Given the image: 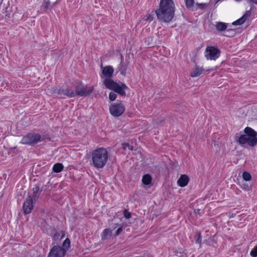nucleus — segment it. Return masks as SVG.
<instances>
[{"label":"nucleus","mask_w":257,"mask_h":257,"mask_svg":"<svg viewBox=\"0 0 257 257\" xmlns=\"http://www.w3.org/2000/svg\"><path fill=\"white\" fill-rule=\"evenodd\" d=\"M175 9L173 0H161L155 12L158 20L161 23H170L174 17Z\"/></svg>","instance_id":"1"},{"label":"nucleus","mask_w":257,"mask_h":257,"mask_svg":"<svg viewBox=\"0 0 257 257\" xmlns=\"http://www.w3.org/2000/svg\"><path fill=\"white\" fill-rule=\"evenodd\" d=\"M244 134H236L235 139L241 146L247 145L249 147H253L257 144V133L249 127H246L244 129Z\"/></svg>","instance_id":"2"},{"label":"nucleus","mask_w":257,"mask_h":257,"mask_svg":"<svg viewBox=\"0 0 257 257\" xmlns=\"http://www.w3.org/2000/svg\"><path fill=\"white\" fill-rule=\"evenodd\" d=\"M91 157V165L96 169H102L108 161V152L103 148H98L92 152Z\"/></svg>","instance_id":"3"},{"label":"nucleus","mask_w":257,"mask_h":257,"mask_svg":"<svg viewBox=\"0 0 257 257\" xmlns=\"http://www.w3.org/2000/svg\"><path fill=\"white\" fill-rule=\"evenodd\" d=\"M103 83L107 88L114 91L121 96L125 95V90L128 89V87L124 83L120 82L119 84L111 79H105Z\"/></svg>","instance_id":"4"},{"label":"nucleus","mask_w":257,"mask_h":257,"mask_svg":"<svg viewBox=\"0 0 257 257\" xmlns=\"http://www.w3.org/2000/svg\"><path fill=\"white\" fill-rule=\"evenodd\" d=\"M41 136L39 134L29 133L23 137L20 143L24 145H32L41 142Z\"/></svg>","instance_id":"5"},{"label":"nucleus","mask_w":257,"mask_h":257,"mask_svg":"<svg viewBox=\"0 0 257 257\" xmlns=\"http://www.w3.org/2000/svg\"><path fill=\"white\" fill-rule=\"evenodd\" d=\"M74 97L76 95L79 96H86L89 95L93 90L92 87L86 86L80 83L74 87Z\"/></svg>","instance_id":"6"},{"label":"nucleus","mask_w":257,"mask_h":257,"mask_svg":"<svg viewBox=\"0 0 257 257\" xmlns=\"http://www.w3.org/2000/svg\"><path fill=\"white\" fill-rule=\"evenodd\" d=\"M220 51L213 46H207L205 51V56L207 60H215L220 56Z\"/></svg>","instance_id":"7"},{"label":"nucleus","mask_w":257,"mask_h":257,"mask_svg":"<svg viewBox=\"0 0 257 257\" xmlns=\"http://www.w3.org/2000/svg\"><path fill=\"white\" fill-rule=\"evenodd\" d=\"M124 111L125 107L121 102L112 103L109 106L110 113L114 116H120Z\"/></svg>","instance_id":"8"},{"label":"nucleus","mask_w":257,"mask_h":257,"mask_svg":"<svg viewBox=\"0 0 257 257\" xmlns=\"http://www.w3.org/2000/svg\"><path fill=\"white\" fill-rule=\"evenodd\" d=\"M66 250L59 245H54L49 251L47 257H64Z\"/></svg>","instance_id":"9"},{"label":"nucleus","mask_w":257,"mask_h":257,"mask_svg":"<svg viewBox=\"0 0 257 257\" xmlns=\"http://www.w3.org/2000/svg\"><path fill=\"white\" fill-rule=\"evenodd\" d=\"M54 92H57L60 96H66L69 98L74 97V90L69 87H61L59 89L54 87Z\"/></svg>","instance_id":"10"},{"label":"nucleus","mask_w":257,"mask_h":257,"mask_svg":"<svg viewBox=\"0 0 257 257\" xmlns=\"http://www.w3.org/2000/svg\"><path fill=\"white\" fill-rule=\"evenodd\" d=\"M34 201L31 197H28L23 203V210L25 214L30 213L34 207Z\"/></svg>","instance_id":"11"},{"label":"nucleus","mask_w":257,"mask_h":257,"mask_svg":"<svg viewBox=\"0 0 257 257\" xmlns=\"http://www.w3.org/2000/svg\"><path fill=\"white\" fill-rule=\"evenodd\" d=\"M114 72L112 66L109 65L103 67L102 70V74L106 77L105 79H111Z\"/></svg>","instance_id":"12"},{"label":"nucleus","mask_w":257,"mask_h":257,"mask_svg":"<svg viewBox=\"0 0 257 257\" xmlns=\"http://www.w3.org/2000/svg\"><path fill=\"white\" fill-rule=\"evenodd\" d=\"M250 15L251 12L250 11H246V13L240 18L233 22L232 25L235 26L241 25L245 22L247 18L249 17Z\"/></svg>","instance_id":"13"},{"label":"nucleus","mask_w":257,"mask_h":257,"mask_svg":"<svg viewBox=\"0 0 257 257\" xmlns=\"http://www.w3.org/2000/svg\"><path fill=\"white\" fill-rule=\"evenodd\" d=\"M32 193L28 197H31L33 200L35 201L39 197L42 190H40L39 186L37 185L35 186L32 189Z\"/></svg>","instance_id":"14"},{"label":"nucleus","mask_w":257,"mask_h":257,"mask_svg":"<svg viewBox=\"0 0 257 257\" xmlns=\"http://www.w3.org/2000/svg\"><path fill=\"white\" fill-rule=\"evenodd\" d=\"M189 182V178L186 175H182L177 181L178 185L180 187L186 186Z\"/></svg>","instance_id":"15"},{"label":"nucleus","mask_w":257,"mask_h":257,"mask_svg":"<svg viewBox=\"0 0 257 257\" xmlns=\"http://www.w3.org/2000/svg\"><path fill=\"white\" fill-rule=\"evenodd\" d=\"M204 69L202 67L196 66L194 69L190 72V76L192 77L199 76L203 72Z\"/></svg>","instance_id":"16"},{"label":"nucleus","mask_w":257,"mask_h":257,"mask_svg":"<svg viewBox=\"0 0 257 257\" xmlns=\"http://www.w3.org/2000/svg\"><path fill=\"white\" fill-rule=\"evenodd\" d=\"M112 235V231L109 228H105L103 230L101 235V240H105L108 239Z\"/></svg>","instance_id":"17"},{"label":"nucleus","mask_w":257,"mask_h":257,"mask_svg":"<svg viewBox=\"0 0 257 257\" xmlns=\"http://www.w3.org/2000/svg\"><path fill=\"white\" fill-rule=\"evenodd\" d=\"M185 2L186 7L187 9L193 11L197 10L196 6H195L194 0H185Z\"/></svg>","instance_id":"18"},{"label":"nucleus","mask_w":257,"mask_h":257,"mask_svg":"<svg viewBox=\"0 0 257 257\" xmlns=\"http://www.w3.org/2000/svg\"><path fill=\"white\" fill-rule=\"evenodd\" d=\"M227 24L223 22H217L216 25V29L218 31H223L226 30Z\"/></svg>","instance_id":"19"},{"label":"nucleus","mask_w":257,"mask_h":257,"mask_svg":"<svg viewBox=\"0 0 257 257\" xmlns=\"http://www.w3.org/2000/svg\"><path fill=\"white\" fill-rule=\"evenodd\" d=\"M64 168L63 165L61 163H56L53 167V171L55 173L61 172Z\"/></svg>","instance_id":"20"},{"label":"nucleus","mask_w":257,"mask_h":257,"mask_svg":"<svg viewBox=\"0 0 257 257\" xmlns=\"http://www.w3.org/2000/svg\"><path fill=\"white\" fill-rule=\"evenodd\" d=\"M152 181V177L149 174H146L143 176L142 178V182L146 185H149Z\"/></svg>","instance_id":"21"},{"label":"nucleus","mask_w":257,"mask_h":257,"mask_svg":"<svg viewBox=\"0 0 257 257\" xmlns=\"http://www.w3.org/2000/svg\"><path fill=\"white\" fill-rule=\"evenodd\" d=\"M195 6H196L197 10L198 9L204 10L208 6V4L196 3Z\"/></svg>","instance_id":"22"},{"label":"nucleus","mask_w":257,"mask_h":257,"mask_svg":"<svg viewBox=\"0 0 257 257\" xmlns=\"http://www.w3.org/2000/svg\"><path fill=\"white\" fill-rule=\"evenodd\" d=\"M70 245V241L68 238L65 239L63 243V248L66 250L69 248Z\"/></svg>","instance_id":"23"},{"label":"nucleus","mask_w":257,"mask_h":257,"mask_svg":"<svg viewBox=\"0 0 257 257\" xmlns=\"http://www.w3.org/2000/svg\"><path fill=\"white\" fill-rule=\"evenodd\" d=\"M242 178L244 181H248L251 180V176L249 173L247 172H244L242 174Z\"/></svg>","instance_id":"24"},{"label":"nucleus","mask_w":257,"mask_h":257,"mask_svg":"<svg viewBox=\"0 0 257 257\" xmlns=\"http://www.w3.org/2000/svg\"><path fill=\"white\" fill-rule=\"evenodd\" d=\"M239 184L240 187L245 191H248L250 188V187L248 185V184L244 182L243 181L240 182Z\"/></svg>","instance_id":"25"},{"label":"nucleus","mask_w":257,"mask_h":257,"mask_svg":"<svg viewBox=\"0 0 257 257\" xmlns=\"http://www.w3.org/2000/svg\"><path fill=\"white\" fill-rule=\"evenodd\" d=\"M235 34V31L233 29H228L225 32L224 36L227 37H232Z\"/></svg>","instance_id":"26"},{"label":"nucleus","mask_w":257,"mask_h":257,"mask_svg":"<svg viewBox=\"0 0 257 257\" xmlns=\"http://www.w3.org/2000/svg\"><path fill=\"white\" fill-rule=\"evenodd\" d=\"M117 97V95L113 92H111L109 94V98L111 101H114Z\"/></svg>","instance_id":"27"},{"label":"nucleus","mask_w":257,"mask_h":257,"mask_svg":"<svg viewBox=\"0 0 257 257\" xmlns=\"http://www.w3.org/2000/svg\"><path fill=\"white\" fill-rule=\"evenodd\" d=\"M122 147L124 150H126L127 148L130 150H133V147L129 145L128 143H125L122 144Z\"/></svg>","instance_id":"28"},{"label":"nucleus","mask_w":257,"mask_h":257,"mask_svg":"<svg viewBox=\"0 0 257 257\" xmlns=\"http://www.w3.org/2000/svg\"><path fill=\"white\" fill-rule=\"evenodd\" d=\"M250 254L252 257H256L257 256V246L254 247L250 251Z\"/></svg>","instance_id":"29"},{"label":"nucleus","mask_w":257,"mask_h":257,"mask_svg":"<svg viewBox=\"0 0 257 257\" xmlns=\"http://www.w3.org/2000/svg\"><path fill=\"white\" fill-rule=\"evenodd\" d=\"M123 215L125 218L130 219L131 217V214L126 209H124L123 211Z\"/></svg>","instance_id":"30"},{"label":"nucleus","mask_w":257,"mask_h":257,"mask_svg":"<svg viewBox=\"0 0 257 257\" xmlns=\"http://www.w3.org/2000/svg\"><path fill=\"white\" fill-rule=\"evenodd\" d=\"M50 5V2L49 1H47L46 3H44L42 4V7L44 10H46L48 8Z\"/></svg>","instance_id":"31"},{"label":"nucleus","mask_w":257,"mask_h":257,"mask_svg":"<svg viewBox=\"0 0 257 257\" xmlns=\"http://www.w3.org/2000/svg\"><path fill=\"white\" fill-rule=\"evenodd\" d=\"M117 68L119 70L123 69V68L126 69L127 66L124 64V62H120Z\"/></svg>","instance_id":"32"},{"label":"nucleus","mask_w":257,"mask_h":257,"mask_svg":"<svg viewBox=\"0 0 257 257\" xmlns=\"http://www.w3.org/2000/svg\"><path fill=\"white\" fill-rule=\"evenodd\" d=\"M122 231V226L119 227L115 232V236H118Z\"/></svg>","instance_id":"33"},{"label":"nucleus","mask_w":257,"mask_h":257,"mask_svg":"<svg viewBox=\"0 0 257 257\" xmlns=\"http://www.w3.org/2000/svg\"><path fill=\"white\" fill-rule=\"evenodd\" d=\"M197 235H198V236L197 239L196 240V242L197 243H200L201 242V233H198Z\"/></svg>","instance_id":"34"},{"label":"nucleus","mask_w":257,"mask_h":257,"mask_svg":"<svg viewBox=\"0 0 257 257\" xmlns=\"http://www.w3.org/2000/svg\"><path fill=\"white\" fill-rule=\"evenodd\" d=\"M120 71V74L122 76H125L126 74V69L123 68V69L119 70Z\"/></svg>","instance_id":"35"},{"label":"nucleus","mask_w":257,"mask_h":257,"mask_svg":"<svg viewBox=\"0 0 257 257\" xmlns=\"http://www.w3.org/2000/svg\"><path fill=\"white\" fill-rule=\"evenodd\" d=\"M60 236V234H58L57 233H56L53 236V238L54 240H56L57 239V238H58L59 236Z\"/></svg>","instance_id":"36"},{"label":"nucleus","mask_w":257,"mask_h":257,"mask_svg":"<svg viewBox=\"0 0 257 257\" xmlns=\"http://www.w3.org/2000/svg\"><path fill=\"white\" fill-rule=\"evenodd\" d=\"M120 62H124L123 61V57L121 54H120Z\"/></svg>","instance_id":"37"},{"label":"nucleus","mask_w":257,"mask_h":257,"mask_svg":"<svg viewBox=\"0 0 257 257\" xmlns=\"http://www.w3.org/2000/svg\"><path fill=\"white\" fill-rule=\"evenodd\" d=\"M248 1L252 3L257 4V0H248Z\"/></svg>","instance_id":"38"},{"label":"nucleus","mask_w":257,"mask_h":257,"mask_svg":"<svg viewBox=\"0 0 257 257\" xmlns=\"http://www.w3.org/2000/svg\"><path fill=\"white\" fill-rule=\"evenodd\" d=\"M118 225H119L118 223H115L113 226H112L111 227L113 228H115L117 227L118 226Z\"/></svg>","instance_id":"39"},{"label":"nucleus","mask_w":257,"mask_h":257,"mask_svg":"<svg viewBox=\"0 0 257 257\" xmlns=\"http://www.w3.org/2000/svg\"><path fill=\"white\" fill-rule=\"evenodd\" d=\"M218 3L216 1H215V4H214V7H216L217 6V5H218Z\"/></svg>","instance_id":"40"},{"label":"nucleus","mask_w":257,"mask_h":257,"mask_svg":"<svg viewBox=\"0 0 257 257\" xmlns=\"http://www.w3.org/2000/svg\"><path fill=\"white\" fill-rule=\"evenodd\" d=\"M147 20L151 21V20H153V19H152V18L151 16H150L149 18H148Z\"/></svg>","instance_id":"41"}]
</instances>
